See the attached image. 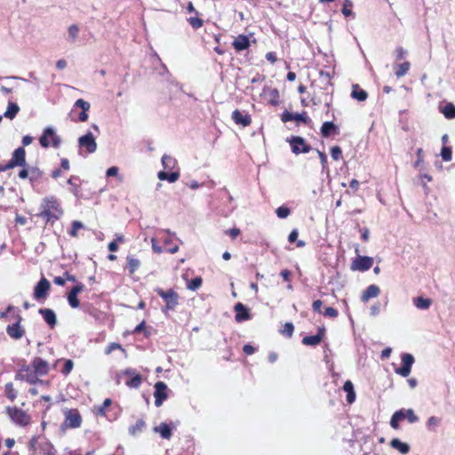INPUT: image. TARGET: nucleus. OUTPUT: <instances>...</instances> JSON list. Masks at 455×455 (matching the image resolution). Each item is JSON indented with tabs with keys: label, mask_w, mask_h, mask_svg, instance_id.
Masks as SVG:
<instances>
[{
	"label": "nucleus",
	"mask_w": 455,
	"mask_h": 455,
	"mask_svg": "<svg viewBox=\"0 0 455 455\" xmlns=\"http://www.w3.org/2000/svg\"><path fill=\"white\" fill-rule=\"evenodd\" d=\"M226 233L228 234L233 239H235L241 234V231L239 228H234L226 231Z\"/></svg>",
	"instance_id": "0e129e2a"
},
{
	"label": "nucleus",
	"mask_w": 455,
	"mask_h": 455,
	"mask_svg": "<svg viewBox=\"0 0 455 455\" xmlns=\"http://www.w3.org/2000/svg\"><path fill=\"white\" fill-rule=\"evenodd\" d=\"M414 357L411 354H403L402 366L395 370V372L403 377H408L411 371Z\"/></svg>",
	"instance_id": "f8f14e48"
},
{
	"label": "nucleus",
	"mask_w": 455,
	"mask_h": 455,
	"mask_svg": "<svg viewBox=\"0 0 455 455\" xmlns=\"http://www.w3.org/2000/svg\"><path fill=\"white\" fill-rule=\"evenodd\" d=\"M235 311L236 312L235 320L238 323L249 320L251 318L248 309L240 302L235 306Z\"/></svg>",
	"instance_id": "4be33fe9"
},
{
	"label": "nucleus",
	"mask_w": 455,
	"mask_h": 455,
	"mask_svg": "<svg viewBox=\"0 0 455 455\" xmlns=\"http://www.w3.org/2000/svg\"><path fill=\"white\" fill-rule=\"evenodd\" d=\"M398 411H402L403 415V419H407L410 423H415L419 420V417L414 413L412 409H401Z\"/></svg>",
	"instance_id": "ea45409f"
},
{
	"label": "nucleus",
	"mask_w": 455,
	"mask_h": 455,
	"mask_svg": "<svg viewBox=\"0 0 455 455\" xmlns=\"http://www.w3.org/2000/svg\"><path fill=\"white\" fill-rule=\"evenodd\" d=\"M112 401L109 398H106L103 402V403L98 408V414L99 415H105L106 414V408L108 407L111 404Z\"/></svg>",
	"instance_id": "6e6d98bb"
},
{
	"label": "nucleus",
	"mask_w": 455,
	"mask_h": 455,
	"mask_svg": "<svg viewBox=\"0 0 455 455\" xmlns=\"http://www.w3.org/2000/svg\"><path fill=\"white\" fill-rule=\"evenodd\" d=\"M322 341V334L317 333L312 336H306L302 339V343L306 346H316Z\"/></svg>",
	"instance_id": "e433bc0d"
},
{
	"label": "nucleus",
	"mask_w": 455,
	"mask_h": 455,
	"mask_svg": "<svg viewBox=\"0 0 455 455\" xmlns=\"http://www.w3.org/2000/svg\"><path fill=\"white\" fill-rule=\"evenodd\" d=\"M395 54H396V60H402L405 58L407 54V51L404 50L403 47L399 46L395 49Z\"/></svg>",
	"instance_id": "052dcab7"
},
{
	"label": "nucleus",
	"mask_w": 455,
	"mask_h": 455,
	"mask_svg": "<svg viewBox=\"0 0 455 455\" xmlns=\"http://www.w3.org/2000/svg\"><path fill=\"white\" fill-rule=\"evenodd\" d=\"M441 112L447 119H453L455 118V105L447 103L441 108Z\"/></svg>",
	"instance_id": "4c0bfd02"
},
{
	"label": "nucleus",
	"mask_w": 455,
	"mask_h": 455,
	"mask_svg": "<svg viewBox=\"0 0 455 455\" xmlns=\"http://www.w3.org/2000/svg\"><path fill=\"white\" fill-rule=\"evenodd\" d=\"M4 391L7 398L11 401H14L17 395L16 390L13 388L12 383H7L4 386Z\"/></svg>",
	"instance_id": "c03bdc74"
},
{
	"label": "nucleus",
	"mask_w": 455,
	"mask_h": 455,
	"mask_svg": "<svg viewBox=\"0 0 455 455\" xmlns=\"http://www.w3.org/2000/svg\"><path fill=\"white\" fill-rule=\"evenodd\" d=\"M380 293V289L376 284L369 285L363 292L361 299L363 302H367L370 299L376 298Z\"/></svg>",
	"instance_id": "412c9836"
},
{
	"label": "nucleus",
	"mask_w": 455,
	"mask_h": 455,
	"mask_svg": "<svg viewBox=\"0 0 455 455\" xmlns=\"http://www.w3.org/2000/svg\"><path fill=\"white\" fill-rule=\"evenodd\" d=\"M146 427V423L143 419H138L136 423L129 427V434L131 435H137L141 433Z\"/></svg>",
	"instance_id": "f704fd0d"
},
{
	"label": "nucleus",
	"mask_w": 455,
	"mask_h": 455,
	"mask_svg": "<svg viewBox=\"0 0 455 455\" xmlns=\"http://www.w3.org/2000/svg\"><path fill=\"white\" fill-rule=\"evenodd\" d=\"M50 287V282L46 278L43 277L35 287L34 298L37 300L45 299Z\"/></svg>",
	"instance_id": "ddd939ff"
},
{
	"label": "nucleus",
	"mask_w": 455,
	"mask_h": 455,
	"mask_svg": "<svg viewBox=\"0 0 455 455\" xmlns=\"http://www.w3.org/2000/svg\"><path fill=\"white\" fill-rule=\"evenodd\" d=\"M321 133L324 138H327L331 134H338L339 127L332 122H324L321 127Z\"/></svg>",
	"instance_id": "b1692460"
},
{
	"label": "nucleus",
	"mask_w": 455,
	"mask_h": 455,
	"mask_svg": "<svg viewBox=\"0 0 455 455\" xmlns=\"http://www.w3.org/2000/svg\"><path fill=\"white\" fill-rule=\"evenodd\" d=\"M343 389L347 393V402L350 404L353 403L355 400V392L352 381L347 380L344 383Z\"/></svg>",
	"instance_id": "a878e982"
},
{
	"label": "nucleus",
	"mask_w": 455,
	"mask_h": 455,
	"mask_svg": "<svg viewBox=\"0 0 455 455\" xmlns=\"http://www.w3.org/2000/svg\"><path fill=\"white\" fill-rule=\"evenodd\" d=\"M81 228H84V224L79 220H74L72 222V228L71 230L69 231V235L73 237H76L77 230Z\"/></svg>",
	"instance_id": "8fccbe9b"
},
{
	"label": "nucleus",
	"mask_w": 455,
	"mask_h": 455,
	"mask_svg": "<svg viewBox=\"0 0 455 455\" xmlns=\"http://www.w3.org/2000/svg\"><path fill=\"white\" fill-rule=\"evenodd\" d=\"M403 412L402 411H396L391 417V419H390V426L394 428V429H398L399 428V421L403 420Z\"/></svg>",
	"instance_id": "a19ab883"
},
{
	"label": "nucleus",
	"mask_w": 455,
	"mask_h": 455,
	"mask_svg": "<svg viewBox=\"0 0 455 455\" xmlns=\"http://www.w3.org/2000/svg\"><path fill=\"white\" fill-rule=\"evenodd\" d=\"M77 295L75 292L69 291L67 296L68 302L72 308H77L80 305Z\"/></svg>",
	"instance_id": "37998d69"
},
{
	"label": "nucleus",
	"mask_w": 455,
	"mask_h": 455,
	"mask_svg": "<svg viewBox=\"0 0 455 455\" xmlns=\"http://www.w3.org/2000/svg\"><path fill=\"white\" fill-rule=\"evenodd\" d=\"M380 311V304L378 302L371 307V315L375 316Z\"/></svg>",
	"instance_id": "338daca9"
},
{
	"label": "nucleus",
	"mask_w": 455,
	"mask_h": 455,
	"mask_svg": "<svg viewBox=\"0 0 455 455\" xmlns=\"http://www.w3.org/2000/svg\"><path fill=\"white\" fill-rule=\"evenodd\" d=\"M167 385L163 381H158L155 384V405L160 407L164 401L167 399Z\"/></svg>",
	"instance_id": "9d476101"
},
{
	"label": "nucleus",
	"mask_w": 455,
	"mask_h": 455,
	"mask_svg": "<svg viewBox=\"0 0 455 455\" xmlns=\"http://www.w3.org/2000/svg\"><path fill=\"white\" fill-rule=\"evenodd\" d=\"M74 367V363L71 360H66L65 361V363H64V367L61 371V372L64 374V375H68L70 373V371H72Z\"/></svg>",
	"instance_id": "13d9d810"
},
{
	"label": "nucleus",
	"mask_w": 455,
	"mask_h": 455,
	"mask_svg": "<svg viewBox=\"0 0 455 455\" xmlns=\"http://www.w3.org/2000/svg\"><path fill=\"white\" fill-rule=\"evenodd\" d=\"M232 119L236 124H240L243 127L249 126L251 123L250 115L243 114L238 109L233 111Z\"/></svg>",
	"instance_id": "6ab92c4d"
},
{
	"label": "nucleus",
	"mask_w": 455,
	"mask_h": 455,
	"mask_svg": "<svg viewBox=\"0 0 455 455\" xmlns=\"http://www.w3.org/2000/svg\"><path fill=\"white\" fill-rule=\"evenodd\" d=\"M441 423V419L435 416H431L427 421V427L430 431H435V427Z\"/></svg>",
	"instance_id": "49530a36"
},
{
	"label": "nucleus",
	"mask_w": 455,
	"mask_h": 455,
	"mask_svg": "<svg viewBox=\"0 0 455 455\" xmlns=\"http://www.w3.org/2000/svg\"><path fill=\"white\" fill-rule=\"evenodd\" d=\"M65 420L62 427L66 428H77L82 424V417L77 410H66L64 411Z\"/></svg>",
	"instance_id": "423d86ee"
},
{
	"label": "nucleus",
	"mask_w": 455,
	"mask_h": 455,
	"mask_svg": "<svg viewBox=\"0 0 455 455\" xmlns=\"http://www.w3.org/2000/svg\"><path fill=\"white\" fill-rule=\"evenodd\" d=\"M351 97L359 101H364L367 99L368 94L364 90L361 89L358 84H355L353 85Z\"/></svg>",
	"instance_id": "7c9ffc66"
},
{
	"label": "nucleus",
	"mask_w": 455,
	"mask_h": 455,
	"mask_svg": "<svg viewBox=\"0 0 455 455\" xmlns=\"http://www.w3.org/2000/svg\"><path fill=\"white\" fill-rule=\"evenodd\" d=\"M28 180L31 185L39 180L43 176V172L36 166L29 165Z\"/></svg>",
	"instance_id": "2f4dec72"
},
{
	"label": "nucleus",
	"mask_w": 455,
	"mask_h": 455,
	"mask_svg": "<svg viewBox=\"0 0 455 455\" xmlns=\"http://www.w3.org/2000/svg\"><path fill=\"white\" fill-rule=\"evenodd\" d=\"M126 259H127V268L129 270V273L131 275H132L140 267V259H138L132 256H127Z\"/></svg>",
	"instance_id": "72a5a7b5"
},
{
	"label": "nucleus",
	"mask_w": 455,
	"mask_h": 455,
	"mask_svg": "<svg viewBox=\"0 0 455 455\" xmlns=\"http://www.w3.org/2000/svg\"><path fill=\"white\" fill-rule=\"evenodd\" d=\"M62 215L63 210L56 197L50 196L42 200L40 212L37 216L45 220L46 223L53 224L59 220Z\"/></svg>",
	"instance_id": "f257e3e1"
},
{
	"label": "nucleus",
	"mask_w": 455,
	"mask_h": 455,
	"mask_svg": "<svg viewBox=\"0 0 455 455\" xmlns=\"http://www.w3.org/2000/svg\"><path fill=\"white\" fill-rule=\"evenodd\" d=\"M7 412L12 420L20 426L25 427L30 423V416L21 409L8 407Z\"/></svg>",
	"instance_id": "39448f33"
},
{
	"label": "nucleus",
	"mask_w": 455,
	"mask_h": 455,
	"mask_svg": "<svg viewBox=\"0 0 455 455\" xmlns=\"http://www.w3.org/2000/svg\"><path fill=\"white\" fill-rule=\"evenodd\" d=\"M390 446L393 449L399 451L402 454H407L411 449L408 443H403L397 438L391 440Z\"/></svg>",
	"instance_id": "393cba45"
},
{
	"label": "nucleus",
	"mask_w": 455,
	"mask_h": 455,
	"mask_svg": "<svg viewBox=\"0 0 455 455\" xmlns=\"http://www.w3.org/2000/svg\"><path fill=\"white\" fill-rule=\"evenodd\" d=\"M414 306L420 310H426L432 305V299L428 298L417 297L413 299Z\"/></svg>",
	"instance_id": "bb28decb"
},
{
	"label": "nucleus",
	"mask_w": 455,
	"mask_h": 455,
	"mask_svg": "<svg viewBox=\"0 0 455 455\" xmlns=\"http://www.w3.org/2000/svg\"><path fill=\"white\" fill-rule=\"evenodd\" d=\"M151 243H152V250L156 252V253H162L163 252V248L162 246H160L158 243H157V241H156V238L153 237L151 239Z\"/></svg>",
	"instance_id": "e2e57ef3"
},
{
	"label": "nucleus",
	"mask_w": 455,
	"mask_h": 455,
	"mask_svg": "<svg viewBox=\"0 0 455 455\" xmlns=\"http://www.w3.org/2000/svg\"><path fill=\"white\" fill-rule=\"evenodd\" d=\"M161 161H162L163 167L165 170H172L177 165L176 159L173 158L172 156H169V155H164L162 156Z\"/></svg>",
	"instance_id": "c9c22d12"
},
{
	"label": "nucleus",
	"mask_w": 455,
	"mask_h": 455,
	"mask_svg": "<svg viewBox=\"0 0 455 455\" xmlns=\"http://www.w3.org/2000/svg\"><path fill=\"white\" fill-rule=\"evenodd\" d=\"M85 286L84 283H79L76 286H74L70 291L75 292L76 294H79L84 290Z\"/></svg>",
	"instance_id": "69168bd1"
},
{
	"label": "nucleus",
	"mask_w": 455,
	"mask_h": 455,
	"mask_svg": "<svg viewBox=\"0 0 455 455\" xmlns=\"http://www.w3.org/2000/svg\"><path fill=\"white\" fill-rule=\"evenodd\" d=\"M156 433H159L164 439H170L172 436V430L168 424L162 422L159 426L154 427Z\"/></svg>",
	"instance_id": "cd10ccee"
},
{
	"label": "nucleus",
	"mask_w": 455,
	"mask_h": 455,
	"mask_svg": "<svg viewBox=\"0 0 455 455\" xmlns=\"http://www.w3.org/2000/svg\"><path fill=\"white\" fill-rule=\"evenodd\" d=\"M16 379L26 381L29 384L44 383L39 379V375L32 369L30 365H23L15 376Z\"/></svg>",
	"instance_id": "7ed1b4c3"
},
{
	"label": "nucleus",
	"mask_w": 455,
	"mask_h": 455,
	"mask_svg": "<svg viewBox=\"0 0 455 455\" xmlns=\"http://www.w3.org/2000/svg\"><path fill=\"white\" fill-rule=\"evenodd\" d=\"M441 156L445 162L451 161L452 156L451 148L443 146L441 150Z\"/></svg>",
	"instance_id": "09e8293b"
},
{
	"label": "nucleus",
	"mask_w": 455,
	"mask_h": 455,
	"mask_svg": "<svg viewBox=\"0 0 455 455\" xmlns=\"http://www.w3.org/2000/svg\"><path fill=\"white\" fill-rule=\"evenodd\" d=\"M281 120L283 123H287L289 121H299L304 124H307L310 122V119L307 116L306 112L299 114V113H291L287 110L283 112V114L281 116Z\"/></svg>",
	"instance_id": "4468645a"
},
{
	"label": "nucleus",
	"mask_w": 455,
	"mask_h": 455,
	"mask_svg": "<svg viewBox=\"0 0 455 455\" xmlns=\"http://www.w3.org/2000/svg\"><path fill=\"white\" fill-rule=\"evenodd\" d=\"M123 373L131 376V379L125 383L129 387L138 388L141 385L142 378L139 373H136L135 370L126 369Z\"/></svg>",
	"instance_id": "f3484780"
},
{
	"label": "nucleus",
	"mask_w": 455,
	"mask_h": 455,
	"mask_svg": "<svg viewBox=\"0 0 455 455\" xmlns=\"http://www.w3.org/2000/svg\"><path fill=\"white\" fill-rule=\"evenodd\" d=\"M30 366L40 376H44L49 372L48 363L41 357H35L31 362Z\"/></svg>",
	"instance_id": "dca6fc26"
},
{
	"label": "nucleus",
	"mask_w": 455,
	"mask_h": 455,
	"mask_svg": "<svg viewBox=\"0 0 455 455\" xmlns=\"http://www.w3.org/2000/svg\"><path fill=\"white\" fill-rule=\"evenodd\" d=\"M20 111V107L13 102H9L4 116L9 119H13Z\"/></svg>",
	"instance_id": "473e14b6"
},
{
	"label": "nucleus",
	"mask_w": 455,
	"mask_h": 455,
	"mask_svg": "<svg viewBox=\"0 0 455 455\" xmlns=\"http://www.w3.org/2000/svg\"><path fill=\"white\" fill-rule=\"evenodd\" d=\"M73 108H74L73 110H75V108H81L82 109L81 113L78 116V121L79 122H85V121L88 120L87 111L91 108V104L88 101H85L83 99H78L75 102Z\"/></svg>",
	"instance_id": "a211bd4d"
},
{
	"label": "nucleus",
	"mask_w": 455,
	"mask_h": 455,
	"mask_svg": "<svg viewBox=\"0 0 455 455\" xmlns=\"http://www.w3.org/2000/svg\"><path fill=\"white\" fill-rule=\"evenodd\" d=\"M9 166L12 169L15 167H25L27 165L26 161V150L23 147L17 148L12 154V157L8 162Z\"/></svg>",
	"instance_id": "6e6552de"
},
{
	"label": "nucleus",
	"mask_w": 455,
	"mask_h": 455,
	"mask_svg": "<svg viewBox=\"0 0 455 455\" xmlns=\"http://www.w3.org/2000/svg\"><path fill=\"white\" fill-rule=\"evenodd\" d=\"M291 147V151L296 154L301 153H308L311 149V147L306 143V140L299 136H292L291 139L287 140Z\"/></svg>",
	"instance_id": "0eeeda50"
},
{
	"label": "nucleus",
	"mask_w": 455,
	"mask_h": 455,
	"mask_svg": "<svg viewBox=\"0 0 455 455\" xmlns=\"http://www.w3.org/2000/svg\"><path fill=\"white\" fill-rule=\"evenodd\" d=\"M188 22L193 28H199L203 26V20L197 17L189 18Z\"/></svg>",
	"instance_id": "4d7b16f0"
},
{
	"label": "nucleus",
	"mask_w": 455,
	"mask_h": 455,
	"mask_svg": "<svg viewBox=\"0 0 455 455\" xmlns=\"http://www.w3.org/2000/svg\"><path fill=\"white\" fill-rule=\"evenodd\" d=\"M293 331H294L293 324L291 323H286L283 325L281 331L283 335H286L287 337H291L293 334Z\"/></svg>",
	"instance_id": "603ef678"
},
{
	"label": "nucleus",
	"mask_w": 455,
	"mask_h": 455,
	"mask_svg": "<svg viewBox=\"0 0 455 455\" xmlns=\"http://www.w3.org/2000/svg\"><path fill=\"white\" fill-rule=\"evenodd\" d=\"M298 235H299V232H298V230H297V229H293V230L290 233V235H289V236H288V241H289L290 243H294V242L297 240Z\"/></svg>",
	"instance_id": "774afa93"
},
{
	"label": "nucleus",
	"mask_w": 455,
	"mask_h": 455,
	"mask_svg": "<svg viewBox=\"0 0 455 455\" xmlns=\"http://www.w3.org/2000/svg\"><path fill=\"white\" fill-rule=\"evenodd\" d=\"M21 316L17 315V321L12 325H8L6 328L7 334L15 339H20L24 335V330L20 326Z\"/></svg>",
	"instance_id": "2eb2a0df"
},
{
	"label": "nucleus",
	"mask_w": 455,
	"mask_h": 455,
	"mask_svg": "<svg viewBox=\"0 0 455 455\" xmlns=\"http://www.w3.org/2000/svg\"><path fill=\"white\" fill-rule=\"evenodd\" d=\"M331 155L333 160L338 161L342 155V150L339 146H334L331 148Z\"/></svg>",
	"instance_id": "864d4df0"
},
{
	"label": "nucleus",
	"mask_w": 455,
	"mask_h": 455,
	"mask_svg": "<svg viewBox=\"0 0 455 455\" xmlns=\"http://www.w3.org/2000/svg\"><path fill=\"white\" fill-rule=\"evenodd\" d=\"M232 44L236 51L241 52L246 50L250 46V40L248 36L239 35L235 38Z\"/></svg>",
	"instance_id": "5701e85b"
},
{
	"label": "nucleus",
	"mask_w": 455,
	"mask_h": 455,
	"mask_svg": "<svg viewBox=\"0 0 455 455\" xmlns=\"http://www.w3.org/2000/svg\"><path fill=\"white\" fill-rule=\"evenodd\" d=\"M339 315V312L336 308L328 307L325 308L323 312V315L331 318H336Z\"/></svg>",
	"instance_id": "5fc2aeb1"
},
{
	"label": "nucleus",
	"mask_w": 455,
	"mask_h": 455,
	"mask_svg": "<svg viewBox=\"0 0 455 455\" xmlns=\"http://www.w3.org/2000/svg\"><path fill=\"white\" fill-rule=\"evenodd\" d=\"M372 265H373V259L371 257L358 256L352 262L351 269L364 272V271L369 270L372 267Z\"/></svg>",
	"instance_id": "9b49d317"
},
{
	"label": "nucleus",
	"mask_w": 455,
	"mask_h": 455,
	"mask_svg": "<svg viewBox=\"0 0 455 455\" xmlns=\"http://www.w3.org/2000/svg\"><path fill=\"white\" fill-rule=\"evenodd\" d=\"M155 291L165 302L164 311L173 310L176 307L179 303V294L175 291L172 289L164 291L161 288H156Z\"/></svg>",
	"instance_id": "20e7f679"
},
{
	"label": "nucleus",
	"mask_w": 455,
	"mask_h": 455,
	"mask_svg": "<svg viewBox=\"0 0 455 455\" xmlns=\"http://www.w3.org/2000/svg\"><path fill=\"white\" fill-rule=\"evenodd\" d=\"M39 143L41 147L47 148L50 146L58 148L61 144L60 137L55 132V130L52 126L46 127L41 137L39 138Z\"/></svg>",
	"instance_id": "f03ea898"
},
{
	"label": "nucleus",
	"mask_w": 455,
	"mask_h": 455,
	"mask_svg": "<svg viewBox=\"0 0 455 455\" xmlns=\"http://www.w3.org/2000/svg\"><path fill=\"white\" fill-rule=\"evenodd\" d=\"M352 7H353V2L351 0H344L343 7H342V10H341V12L344 14V16H346V17H349V16L355 17V14H354V12L351 10Z\"/></svg>",
	"instance_id": "79ce46f5"
},
{
	"label": "nucleus",
	"mask_w": 455,
	"mask_h": 455,
	"mask_svg": "<svg viewBox=\"0 0 455 455\" xmlns=\"http://www.w3.org/2000/svg\"><path fill=\"white\" fill-rule=\"evenodd\" d=\"M29 165L27 164L25 167H22V169L19 172V178L21 180L28 179L29 176Z\"/></svg>",
	"instance_id": "bf43d9fd"
},
{
	"label": "nucleus",
	"mask_w": 455,
	"mask_h": 455,
	"mask_svg": "<svg viewBox=\"0 0 455 455\" xmlns=\"http://www.w3.org/2000/svg\"><path fill=\"white\" fill-rule=\"evenodd\" d=\"M76 180H79V178L76 177V176H71L68 180V184L70 185V192L77 196H78V185L76 183Z\"/></svg>",
	"instance_id": "a18cd8bd"
},
{
	"label": "nucleus",
	"mask_w": 455,
	"mask_h": 455,
	"mask_svg": "<svg viewBox=\"0 0 455 455\" xmlns=\"http://www.w3.org/2000/svg\"><path fill=\"white\" fill-rule=\"evenodd\" d=\"M38 312L43 316L46 323L51 328H54V326L57 323V317L55 312L50 308H40Z\"/></svg>",
	"instance_id": "aec40b11"
},
{
	"label": "nucleus",
	"mask_w": 455,
	"mask_h": 455,
	"mask_svg": "<svg viewBox=\"0 0 455 455\" xmlns=\"http://www.w3.org/2000/svg\"><path fill=\"white\" fill-rule=\"evenodd\" d=\"M202 283L203 280L201 277H195L187 284V287L188 290L196 291L202 285Z\"/></svg>",
	"instance_id": "de8ad7c7"
},
{
	"label": "nucleus",
	"mask_w": 455,
	"mask_h": 455,
	"mask_svg": "<svg viewBox=\"0 0 455 455\" xmlns=\"http://www.w3.org/2000/svg\"><path fill=\"white\" fill-rule=\"evenodd\" d=\"M410 68H411V63L409 61H404L401 64H395L394 66L395 75L397 77H402L407 74Z\"/></svg>",
	"instance_id": "c756f323"
},
{
	"label": "nucleus",
	"mask_w": 455,
	"mask_h": 455,
	"mask_svg": "<svg viewBox=\"0 0 455 455\" xmlns=\"http://www.w3.org/2000/svg\"><path fill=\"white\" fill-rule=\"evenodd\" d=\"M157 177L160 180H167L170 183H173L177 181L180 178L179 172H159Z\"/></svg>",
	"instance_id": "c85d7f7f"
},
{
	"label": "nucleus",
	"mask_w": 455,
	"mask_h": 455,
	"mask_svg": "<svg viewBox=\"0 0 455 455\" xmlns=\"http://www.w3.org/2000/svg\"><path fill=\"white\" fill-rule=\"evenodd\" d=\"M78 146L81 148H84L89 154L94 153L97 149L95 138L90 132L78 139Z\"/></svg>",
	"instance_id": "1a4fd4ad"
},
{
	"label": "nucleus",
	"mask_w": 455,
	"mask_h": 455,
	"mask_svg": "<svg viewBox=\"0 0 455 455\" xmlns=\"http://www.w3.org/2000/svg\"><path fill=\"white\" fill-rule=\"evenodd\" d=\"M79 31H80V29L77 25L73 24V25L69 26L68 28V37L67 40L69 43H75L78 37Z\"/></svg>",
	"instance_id": "58836bf2"
},
{
	"label": "nucleus",
	"mask_w": 455,
	"mask_h": 455,
	"mask_svg": "<svg viewBox=\"0 0 455 455\" xmlns=\"http://www.w3.org/2000/svg\"><path fill=\"white\" fill-rule=\"evenodd\" d=\"M116 349H122V347L120 344L113 342L108 345V347L106 348L105 353L106 355H109L111 352H113Z\"/></svg>",
	"instance_id": "680f3d73"
},
{
	"label": "nucleus",
	"mask_w": 455,
	"mask_h": 455,
	"mask_svg": "<svg viewBox=\"0 0 455 455\" xmlns=\"http://www.w3.org/2000/svg\"><path fill=\"white\" fill-rule=\"evenodd\" d=\"M275 213L280 219H285L290 215L291 211L286 206H280L276 209Z\"/></svg>",
	"instance_id": "3c124183"
}]
</instances>
